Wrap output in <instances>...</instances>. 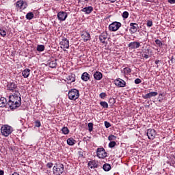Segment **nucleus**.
I'll use <instances>...</instances> for the list:
<instances>
[{
  "mask_svg": "<svg viewBox=\"0 0 175 175\" xmlns=\"http://www.w3.org/2000/svg\"><path fill=\"white\" fill-rule=\"evenodd\" d=\"M9 100L16 102V103H20V105H21V95L20 94V92H18V90H17L16 93L9 96Z\"/></svg>",
  "mask_w": 175,
  "mask_h": 175,
  "instance_id": "obj_3",
  "label": "nucleus"
},
{
  "mask_svg": "<svg viewBox=\"0 0 175 175\" xmlns=\"http://www.w3.org/2000/svg\"><path fill=\"white\" fill-rule=\"evenodd\" d=\"M88 165L90 169H96L98 167V163H96V161H89Z\"/></svg>",
  "mask_w": 175,
  "mask_h": 175,
  "instance_id": "obj_24",
  "label": "nucleus"
},
{
  "mask_svg": "<svg viewBox=\"0 0 175 175\" xmlns=\"http://www.w3.org/2000/svg\"><path fill=\"white\" fill-rule=\"evenodd\" d=\"M100 98H101V99H105V98H106V96H107V94H106V93L105 92H102L99 94Z\"/></svg>",
  "mask_w": 175,
  "mask_h": 175,
  "instance_id": "obj_41",
  "label": "nucleus"
},
{
  "mask_svg": "<svg viewBox=\"0 0 175 175\" xmlns=\"http://www.w3.org/2000/svg\"><path fill=\"white\" fill-rule=\"evenodd\" d=\"M154 64H155L156 65H158V64H159V60H156V61L154 62Z\"/></svg>",
  "mask_w": 175,
  "mask_h": 175,
  "instance_id": "obj_50",
  "label": "nucleus"
},
{
  "mask_svg": "<svg viewBox=\"0 0 175 175\" xmlns=\"http://www.w3.org/2000/svg\"><path fill=\"white\" fill-rule=\"evenodd\" d=\"M94 10L92 6L85 7L82 9V12L85 13V14H90V13Z\"/></svg>",
  "mask_w": 175,
  "mask_h": 175,
  "instance_id": "obj_19",
  "label": "nucleus"
},
{
  "mask_svg": "<svg viewBox=\"0 0 175 175\" xmlns=\"http://www.w3.org/2000/svg\"><path fill=\"white\" fill-rule=\"evenodd\" d=\"M100 105L103 107V109H109V104H107V102L106 101L100 102Z\"/></svg>",
  "mask_w": 175,
  "mask_h": 175,
  "instance_id": "obj_28",
  "label": "nucleus"
},
{
  "mask_svg": "<svg viewBox=\"0 0 175 175\" xmlns=\"http://www.w3.org/2000/svg\"><path fill=\"white\" fill-rule=\"evenodd\" d=\"M7 88L9 91H12L13 92L15 90V92L17 93V84L14 82H10V83L8 84Z\"/></svg>",
  "mask_w": 175,
  "mask_h": 175,
  "instance_id": "obj_13",
  "label": "nucleus"
},
{
  "mask_svg": "<svg viewBox=\"0 0 175 175\" xmlns=\"http://www.w3.org/2000/svg\"><path fill=\"white\" fill-rule=\"evenodd\" d=\"M26 18H27V20H32V18H33V12H28L26 14Z\"/></svg>",
  "mask_w": 175,
  "mask_h": 175,
  "instance_id": "obj_31",
  "label": "nucleus"
},
{
  "mask_svg": "<svg viewBox=\"0 0 175 175\" xmlns=\"http://www.w3.org/2000/svg\"><path fill=\"white\" fill-rule=\"evenodd\" d=\"M59 44L61 45V49H63L64 51H66V49H69V40L63 37Z\"/></svg>",
  "mask_w": 175,
  "mask_h": 175,
  "instance_id": "obj_8",
  "label": "nucleus"
},
{
  "mask_svg": "<svg viewBox=\"0 0 175 175\" xmlns=\"http://www.w3.org/2000/svg\"><path fill=\"white\" fill-rule=\"evenodd\" d=\"M103 169L105 170V172H109V170L111 169V165H110L109 163H105L103 165Z\"/></svg>",
  "mask_w": 175,
  "mask_h": 175,
  "instance_id": "obj_27",
  "label": "nucleus"
},
{
  "mask_svg": "<svg viewBox=\"0 0 175 175\" xmlns=\"http://www.w3.org/2000/svg\"><path fill=\"white\" fill-rule=\"evenodd\" d=\"M130 32L131 35L137 32V29H139V25H137V23H130Z\"/></svg>",
  "mask_w": 175,
  "mask_h": 175,
  "instance_id": "obj_10",
  "label": "nucleus"
},
{
  "mask_svg": "<svg viewBox=\"0 0 175 175\" xmlns=\"http://www.w3.org/2000/svg\"><path fill=\"white\" fill-rule=\"evenodd\" d=\"M57 59H55V61H51L49 62L48 64H49V68H51L52 69H54L55 68H57Z\"/></svg>",
  "mask_w": 175,
  "mask_h": 175,
  "instance_id": "obj_25",
  "label": "nucleus"
},
{
  "mask_svg": "<svg viewBox=\"0 0 175 175\" xmlns=\"http://www.w3.org/2000/svg\"><path fill=\"white\" fill-rule=\"evenodd\" d=\"M121 27V23L120 22H113L109 25V31L114 32L116 31H118Z\"/></svg>",
  "mask_w": 175,
  "mask_h": 175,
  "instance_id": "obj_6",
  "label": "nucleus"
},
{
  "mask_svg": "<svg viewBox=\"0 0 175 175\" xmlns=\"http://www.w3.org/2000/svg\"><path fill=\"white\" fill-rule=\"evenodd\" d=\"M79 96H80V92H79L77 89H71L68 92V98L70 100H76V99H79Z\"/></svg>",
  "mask_w": 175,
  "mask_h": 175,
  "instance_id": "obj_2",
  "label": "nucleus"
},
{
  "mask_svg": "<svg viewBox=\"0 0 175 175\" xmlns=\"http://www.w3.org/2000/svg\"><path fill=\"white\" fill-rule=\"evenodd\" d=\"M122 17L123 18H128V17H129V12H128V11H124L122 14Z\"/></svg>",
  "mask_w": 175,
  "mask_h": 175,
  "instance_id": "obj_34",
  "label": "nucleus"
},
{
  "mask_svg": "<svg viewBox=\"0 0 175 175\" xmlns=\"http://www.w3.org/2000/svg\"><path fill=\"white\" fill-rule=\"evenodd\" d=\"M134 83H135V84H140V83H142V79H139V78H137V79L135 80Z\"/></svg>",
  "mask_w": 175,
  "mask_h": 175,
  "instance_id": "obj_44",
  "label": "nucleus"
},
{
  "mask_svg": "<svg viewBox=\"0 0 175 175\" xmlns=\"http://www.w3.org/2000/svg\"><path fill=\"white\" fill-rule=\"evenodd\" d=\"M159 96H162V94H159Z\"/></svg>",
  "mask_w": 175,
  "mask_h": 175,
  "instance_id": "obj_54",
  "label": "nucleus"
},
{
  "mask_svg": "<svg viewBox=\"0 0 175 175\" xmlns=\"http://www.w3.org/2000/svg\"><path fill=\"white\" fill-rule=\"evenodd\" d=\"M12 175H20V174L17 172H14Z\"/></svg>",
  "mask_w": 175,
  "mask_h": 175,
  "instance_id": "obj_53",
  "label": "nucleus"
},
{
  "mask_svg": "<svg viewBox=\"0 0 175 175\" xmlns=\"http://www.w3.org/2000/svg\"><path fill=\"white\" fill-rule=\"evenodd\" d=\"M146 25H147V27H151L152 25V21H151V20L148 21Z\"/></svg>",
  "mask_w": 175,
  "mask_h": 175,
  "instance_id": "obj_45",
  "label": "nucleus"
},
{
  "mask_svg": "<svg viewBox=\"0 0 175 175\" xmlns=\"http://www.w3.org/2000/svg\"><path fill=\"white\" fill-rule=\"evenodd\" d=\"M143 57H144V58H146V59H148V55L144 54V55Z\"/></svg>",
  "mask_w": 175,
  "mask_h": 175,
  "instance_id": "obj_49",
  "label": "nucleus"
},
{
  "mask_svg": "<svg viewBox=\"0 0 175 175\" xmlns=\"http://www.w3.org/2000/svg\"><path fill=\"white\" fill-rule=\"evenodd\" d=\"M109 103L110 105H111V106H113V105H114V103H116V99H114V98H109Z\"/></svg>",
  "mask_w": 175,
  "mask_h": 175,
  "instance_id": "obj_42",
  "label": "nucleus"
},
{
  "mask_svg": "<svg viewBox=\"0 0 175 175\" xmlns=\"http://www.w3.org/2000/svg\"><path fill=\"white\" fill-rule=\"evenodd\" d=\"M106 39H107V32H103L99 36V40L101 42V43H106Z\"/></svg>",
  "mask_w": 175,
  "mask_h": 175,
  "instance_id": "obj_16",
  "label": "nucleus"
},
{
  "mask_svg": "<svg viewBox=\"0 0 175 175\" xmlns=\"http://www.w3.org/2000/svg\"><path fill=\"white\" fill-rule=\"evenodd\" d=\"M24 5V1H18L16 2V8H23V5Z\"/></svg>",
  "mask_w": 175,
  "mask_h": 175,
  "instance_id": "obj_35",
  "label": "nucleus"
},
{
  "mask_svg": "<svg viewBox=\"0 0 175 175\" xmlns=\"http://www.w3.org/2000/svg\"><path fill=\"white\" fill-rule=\"evenodd\" d=\"M1 132L3 136L8 137V136H9V135L13 132V129H12V126L5 125L1 127Z\"/></svg>",
  "mask_w": 175,
  "mask_h": 175,
  "instance_id": "obj_4",
  "label": "nucleus"
},
{
  "mask_svg": "<svg viewBox=\"0 0 175 175\" xmlns=\"http://www.w3.org/2000/svg\"><path fill=\"white\" fill-rule=\"evenodd\" d=\"M140 42H131L129 44L128 47H129V49H131V50H135L136 49H139V47H140Z\"/></svg>",
  "mask_w": 175,
  "mask_h": 175,
  "instance_id": "obj_14",
  "label": "nucleus"
},
{
  "mask_svg": "<svg viewBox=\"0 0 175 175\" xmlns=\"http://www.w3.org/2000/svg\"><path fill=\"white\" fill-rule=\"evenodd\" d=\"M82 39H83L84 42H88L91 39V35L90 33L85 31L82 35H81Z\"/></svg>",
  "mask_w": 175,
  "mask_h": 175,
  "instance_id": "obj_17",
  "label": "nucleus"
},
{
  "mask_svg": "<svg viewBox=\"0 0 175 175\" xmlns=\"http://www.w3.org/2000/svg\"><path fill=\"white\" fill-rule=\"evenodd\" d=\"M31 73V70H29V68H25L23 72H22V76H23V77L25 79H27L28 77H29V75Z\"/></svg>",
  "mask_w": 175,
  "mask_h": 175,
  "instance_id": "obj_22",
  "label": "nucleus"
},
{
  "mask_svg": "<svg viewBox=\"0 0 175 175\" xmlns=\"http://www.w3.org/2000/svg\"><path fill=\"white\" fill-rule=\"evenodd\" d=\"M96 154L97 157L101 159H105L107 157V152H106V150L103 148H97Z\"/></svg>",
  "mask_w": 175,
  "mask_h": 175,
  "instance_id": "obj_5",
  "label": "nucleus"
},
{
  "mask_svg": "<svg viewBox=\"0 0 175 175\" xmlns=\"http://www.w3.org/2000/svg\"><path fill=\"white\" fill-rule=\"evenodd\" d=\"M81 79L83 80V81H88V80L90 79V74H88L87 72H83L81 77Z\"/></svg>",
  "mask_w": 175,
  "mask_h": 175,
  "instance_id": "obj_21",
  "label": "nucleus"
},
{
  "mask_svg": "<svg viewBox=\"0 0 175 175\" xmlns=\"http://www.w3.org/2000/svg\"><path fill=\"white\" fill-rule=\"evenodd\" d=\"M34 124H35V126H36L37 128H40V126L42 125L40 120H36L34 122Z\"/></svg>",
  "mask_w": 175,
  "mask_h": 175,
  "instance_id": "obj_38",
  "label": "nucleus"
},
{
  "mask_svg": "<svg viewBox=\"0 0 175 175\" xmlns=\"http://www.w3.org/2000/svg\"><path fill=\"white\" fill-rule=\"evenodd\" d=\"M21 104L20 103H16V101H12L10 100L8 102V107L10 109V110H16L18 107H20Z\"/></svg>",
  "mask_w": 175,
  "mask_h": 175,
  "instance_id": "obj_7",
  "label": "nucleus"
},
{
  "mask_svg": "<svg viewBox=\"0 0 175 175\" xmlns=\"http://www.w3.org/2000/svg\"><path fill=\"white\" fill-rule=\"evenodd\" d=\"M68 17V13L66 12H59L57 13V18L59 21H65Z\"/></svg>",
  "mask_w": 175,
  "mask_h": 175,
  "instance_id": "obj_11",
  "label": "nucleus"
},
{
  "mask_svg": "<svg viewBox=\"0 0 175 175\" xmlns=\"http://www.w3.org/2000/svg\"><path fill=\"white\" fill-rule=\"evenodd\" d=\"M37 51H39L40 53L42 51H44V45H38Z\"/></svg>",
  "mask_w": 175,
  "mask_h": 175,
  "instance_id": "obj_33",
  "label": "nucleus"
},
{
  "mask_svg": "<svg viewBox=\"0 0 175 175\" xmlns=\"http://www.w3.org/2000/svg\"><path fill=\"white\" fill-rule=\"evenodd\" d=\"M65 169V166L62 163H55L53 167V173L56 175H61L64 173V170Z\"/></svg>",
  "mask_w": 175,
  "mask_h": 175,
  "instance_id": "obj_1",
  "label": "nucleus"
},
{
  "mask_svg": "<svg viewBox=\"0 0 175 175\" xmlns=\"http://www.w3.org/2000/svg\"><path fill=\"white\" fill-rule=\"evenodd\" d=\"M8 100H6V98L1 97L0 98V107H8Z\"/></svg>",
  "mask_w": 175,
  "mask_h": 175,
  "instance_id": "obj_18",
  "label": "nucleus"
},
{
  "mask_svg": "<svg viewBox=\"0 0 175 175\" xmlns=\"http://www.w3.org/2000/svg\"><path fill=\"white\" fill-rule=\"evenodd\" d=\"M102 77H103L102 72L96 71L94 73V79L95 80H102Z\"/></svg>",
  "mask_w": 175,
  "mask_h": 175,
  "instance_id": "obj_20",
  "label": "nucleus"
},
{
  "mask_svg": "<svg viewBox=\"0 0 175 175\" xmlns=\"http://www.w3.org/2000/svg\"><path fill=\"white\" fill-rule=\"evenodd\" d=\"M124 73H126V74L131 73V72H132V69H131L128 67H126L124 68Z\"/></svg>",
  "mask_w": 175,
  "mask_h": 175,
  "instance_id": "obj_40",
  "label": "nucleus"
},
{
  "mask_svg": "<svg viewBox=\"0 0 175 175\" xmlns=\"http://www.w3.org/2000/svg\"><path fill=\"white\" fill-rule=\"evenodd\" d=\"M85 1H88V0H85Z\"/></svg>",
  "mask_w": 175,
  "mask_h": 175,
  "instance_id": "obj_55",
  "label": "nucleus"
},
{
  "mask_svg": "<svg viewBox=\"0 0 175 175\" xmlns=\"http://www.w3.org/2000/svg\"><path fill=\"white\" fill-rule=\"evenodd\" d=\"M147 136L150 140H154L157 136V131L154 129H149L147 130Z\"/></svg>",
  "mask_w": 175,
  "mask_h": 175,
  "instance_id": "obj_9",
  "label": "nucleus"
},
{
  "mask_svg": "<svg viewBox=\"0 0 175 175\" xmlns=\"http://www.w3.org/2000/svg\"><path fill=\"white\" fill-rule=\"evenodd\" d=\"M158 95V92H150L145 95L142 96V98L144 99H150V98H152L154 96H157Z\"/></svg>",
  "mask_w": 175,
  "mask_h": 175,
  "instance_id": "obj_15",
  "label": "nucleus"
},
{
  "mask_svg": "<svg viewBox=\"0 0 175 175\" xmlns=\"http://www.w3.org/2000/svg\"><path fill=\"white\" fill-rule=\"evenodd\" d=\"M84 153L82 151L79 152V157L83 158Z\"/></svg>",
  "mask_w": 175,
  "mask_h": 175,
  "instance_id": "obj_47",
  "label": "nucleus"
},
{
  "mask_svg": "<svg viewBox=\"0 0 175 175\" xmlns=\"http://www.w3.org/2000/svg\"><path fill=\"white\" fill-rule=\"evenodd\" d=\"M0 35L1 36L5 37L6 36V31L4 29H0Z\"/></svg>",
  "mask_w": 175,
  "mask_h": 175,
  "instance_id": "obj_39",
  "label": "nucleus"
},
{
  "mask_svg": "<svg viewBox=\"0 0 175 175\" xmlns=\"http://www.w3.org/2000/svg\"><path fill=\"white\" fill-rule=\"evenodd\" d=\"M104 124H105V128H110V126H111V124H110V122L107 121H105Z\"/></svg>",
  "mask_w": 175,
  "mask_h": 175,
  "instance_id": "obj_43",
  "label": "nucleus"
},
{
  "mask_svg": "<svg viewBox=\"0 0 175 175\" xmlns=\"http://www.w3.org/2000/svg\"><path fill=\"white\" fill-rule=\"evenodd\" d=\"M53 165L54 164L53 163H47L46 166H47V167H49V169H51V167H53Z\"/></svg>",
  "mask_w": 175,
  "mask_h": 175,
  "instance_id": "obj_46",
  "label": "nucleus"
},
{
  "mask_svg": "<svg viewBox=\"0 0 175 175\" xmlns=\"http://www.w3.org/2000/svg\"><path fill=\"white\" fill-rule=\"evenodd\" d=\"M66 80H68V81H70L71 83H75V81H76V75L71 73L66 77Z\"/></svg>",
  "mask_w": 175,
  "mask_h": 175,
  "instance_id": "obj_23",
  "label": "nucleus"
},
{
  "mask_svg": "<svg viewBox=\"0 0 175 175\" xmlns=\"http://www.w3.org/2000/svg\"><path fill=\"white\" fill-rule=\"evenodd\" d=\"M154 42H155L156 44H157V46H159V47H162V46H163V44L162 43V42H161L160 40L157 39V40H155Z\"/></svg>",
  "mask_w": 175,
  "mask_h": 175,
  "instance_id": "obj_37",
  "label": "nucleus"
},
{
  "mask_svg": "<svg viewBox=\"0 0 175 175\" xmlns=\"http://www.w3.org/2000/svg\"><path fill=\"white\" fill-rule=\"evenodd\" d=\"M3 174H4L3 170H0V175H3Z\"/></svg>",
  "mask_w": 175,
  "mask_h": 175,
  "instance_id": "obj_51",
  "label": "nucleus"
},
{
  "mask_svg": "<svg viewBox=\"0 0 175 175\" xmlns=\"http://www.w3.org/2000/svg\"><path fill=\"white\" fill-rule=\"evenodd\" d=\"M116 146H117V142H116L115 141H111L108 144V147H109V148H114Z\"/></svg>",
  "mask_w": 175,
  "mask_h": 175,
  "instance_id": "obj_29",
  "label": "nucleus"
},
{
  "mask_svg": "<svg viewBox=\"0 0 175 175\" xmlns=\"http://www.w3.org/2000/svg\"><path fill=\"white\" fill-rule=\"evenodd\" d=\"M67 144H68V146H75V144H76V140L72 137L68 138Z\"/></svg>",
  "mask_w": 175,
  "mask_h": 175,
  "instance_id": "obj_26",
  "label": "nucleus"
},
{
  "mask_svg": "<svg viewBox=\"0 0 175 175\" xmlns=\"http://www.w3.org/2000/svg\"><path fill=\"white\" fill-rule=\"evenodd\" d=\"M88 131L89 132H92V129H94V124H92V122H90L88 124Z\"/></svg>",
  "mask_w": 175,
  "mask_h": 175,
  "instance_id": "obj_36",
  "label": "nucleus"
},
{
  "mask_svg": "<svg viewBox=\"0 0 175 175\" xmlns=\"http://www.w3.org/2000/svg\"><path fill=\"white\" fill-rule=\"evenodd\" d=\"M62 133H64V135H68L69 134V129H68V127H66V126H64L62 129Z\"/></svg>",
  "mask_w": 175,
  "mask_h": 175,
  "instance_id": "obj_30",
  "label": "nucleus"
},
{
  "mask_svg": "<svg viewBox=\"0 0 175 175\" xmlns=\"http://www.w3.org/2000/svg\"><path fill=\"white\" fill-rule=\"evenodd\" d=\"M115 85L116 87L124 88L126 86V82L121 79H118L115 80Z\"/></svg>",
  "mask_w": 175,
  "mask_h": 175,
  "instance_id": "obj_12",
  "label": "nucleus"
},
{
  "mask_svg": "<svg viewBox=\"0 0 175 175\" xmlns=\"http://www.w3.org/2000/svg\"><path fill=\"white\" fill-rule=\"evenodd\" d=\"M110 2H111V3H114V2H116V1L117 0H109Z\"/></svg>",
  "mask_w": 175,
  "mask_h": 175,
  "instance_id": "obj_52",
  "label": "nucleus"
},
{
  "mask_svg": "<svg viewBox=\"0 0 175 175\" xmlns=\"http://www.w3.org/2000/svg\"><path fill=\"white\" fill-rule=\"evenodd\" d=\"M169 3L171 4H174L175 3V0H168Z\"/></svg>",
  "mask_w": 175,
  "mask_h": 175,
  "instance_id": "obj_48",
  "label": "nucleus"
},
{
  "mask_svg": "<svg viewBox=\"0 0 175 175\" xmlns=\"http://www.w3.org/2000/svg\"><path fill=\"white\" fill-rule=\"evenodd\" d=\"M108 140H109V142H113L114 140H117V137L115 136L114 135H109L108 137Z\"/></svg>",
  "mask_w": 175,
  "mask_h": 175,
  "instance_id": "obj_32",
  "label": "nucleus"
}]
</instances>
